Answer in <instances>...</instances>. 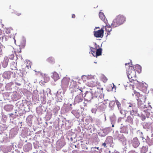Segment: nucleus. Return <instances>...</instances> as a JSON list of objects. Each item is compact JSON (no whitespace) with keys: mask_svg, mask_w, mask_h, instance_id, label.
Returning a JSON list of instances; mask_svg holds the SVG:
<instances>
[{"mask_svg":"<svg viewBox=\"0 0 153 153\" xmlns=\"http://www.w3.org/2000/svg\"><path fill=\"white\" fill-rule=\"evenodd\" d=\"M130 63L125 64L127 74L129 79L135 78L136 76V71L134 70V67L130 65Z\"/></svg>","mask_w":153,"mask_h":153,"instance_id":"f257e3e1","label":"nucleus"},{"mask_svg":"<svg viewBox=\"0 0 153 153\" xmlns=\"http://www.w3.org/2000/svg\"><path fill=\"white\" fill-rule=\"evenodd\" d=\"M126 20V19L124 16L122 15H119L114 19L111 23V26L113 27H116L123 24Z\"/></svg>","mask_w":153,"mask_h":153,"instance_id":"f03ea898","label":"nucleus"},{"mask_svg":"<svg viewBox=\"0 0 153 153\" xmlns=\"http://www.w3.org/2000/svg\"><path fill=\"white\" fill-rule=\"evenodd\" d=\"M103 88L96 87L91 89V93L93 94L94 97L97 98L98 96L99 97L104 96V94L103 92Z\"/></svg>","mask_w":153,"mask_h":153,"instance_id":"7ed1b4c3","label":"nucleus"},{"mask_svg":"<svg viewBox=\"0 0 153 153\" xmlns=\"http://www.w3.org/2000/svg\"><path fill=\"white\" fill-rule=\"evenodd\" d=\"M134 93L136 96L138 97V101H140L141 102H145L146 100V97L145 95H143L142 94H140V93L136 91H134Z\"/></svg>","mask_w":153,"mask_h":153,"instance_id":"20e7f679","label":"nucleus"},{"mask_svg":"<svg viewBox=\"0 0 153 153\" xmlns=\"http://www.w3.org/2000/svg\"><path fill=\"white\" fill-rule=\"evenodd\" d=\"M77 91H80V94L76 96L75 98V102L76 103H79L80 102H82L83 100V94L82 93V91L81 90V89L77 88Z\"/></svg>","mask_w":153,"mask_h":153,"instance_id":"39448f33","label":"nucleus"},{"mask_svg":"<svg viewBox=\"0 0 153 153\" xmlns=\"http://www.w3.org/2000/svg\"><path fill=\"white\" fill-rule=\"evenodd\" d=\"M69 81V78L67 77H64L62 80V87L64 89L67 88L68 86Z\"/></svg>","mask_w":153,"mask_h":153,"instance_id":"423d86ee","label":"nucleus"},{"mask_svg":"<svg viewBox=\"0 0 153 153\" xmlns=\"http://www.w3.org/2000/svg\"><path fill=\"white\" fill-rule=\"evenodd\" d=\"M104 27L101 28L100 30L94 32V36L96 37L102 38L103 36L104 29Z\"/></svg>","mask_w":153,"mask_h":153,"instance_id":"0eeeda50","label":"nucleus"},{"mask_svg":"<svg viewBox=\"0 0 153 153\" xmlns=\"http://www.w3.org/2000/svg\"><path fill=\"white\" fill-rule=\"evenodd\" d=\"M42 76L43 77V79L39 82V83L41 85H45V83L48 82L50 79L49 77L47 74H42Z\"/></svg>","mask_w":153,"mask_h":153,"instance_id":"6e6552de","label":"nucleus"},{"mask_svg":"<svg viewBox=\"0 0 153 153\" xmlns=\"http://www.w3.org/2000/svg\"><path fill=\"white\" fill-rule=\"evenodd\" d=\"M132 144L134 148L137 147L140 144V143L137 137H134L132 140Z\"/></svg>","mask_w":153,"mask_h":153,"instance_id":"1a4fd4ad","label":"nucleus"},{"mask_svg":"<svg viewBox=\"0 0 153 153\" xmlns=\"http://www.w3.org/2000/svg\"><path fill=\"white\" fill-rule=\"evenodd\" d=\"M99 15L100 19L107 25L108 23L107 20L103 13L102 12H100L99 13Z\"/></svg>","mask_w":153,"mask_h":153,"instance_id":"9d476101","label":"nucleus"},{"mask_svg":"<svg viewBox=\"0 0 153 153\" xmlns=\"http://www.w3.org/2000/svg\"><path fill=\"white\" fill-rule=\"evenodd\" d=\"M97 82L96 80L94 81L93 80H91L88 82L87 85L89 87H94L97 86Z\"/></svg>","mask_w":153,"mask_h":153,"instance_id":"9b49d317","label":"nucleus"},{"mask_svg":"<svg viewBox=\"0 0 153 153\" xmlns=\"http://www.w3.org/2000/svg\"><path fill=\"white\" fill-rule=\"evenodd\" d=\"M85 97L88 99V100H91L94 97L93 94L91 93V91L90 92H87L85 94Z\"/></svg>","mask_w":153,"mask_h":153,"instance_id":"f8f14e48","label":"nucleus"},{"mask_svg":"<svg viewBox=\"0 0 153 153\" xmlns=\"http://www.w3.org/2000/svg\"><path fill=\"white\" fill-rule=\"evenodd\" d=\"M95 47L94 48L90 47V49L92 52V54L94 56H95L94 54V53H95V50L97 51V49H98V48H99V45L97 46L96 43H95L94 44Z\"/></svg>","mask_w":153,"mask_h":153,"instance_id":"ddd939ff","label":"nucleus"},{"mask_svg":"<svg viewBox=\"0 0 153 153\" xmlns=\"http://www.w3.org/2000/svg\"><path fill=\"white\" fill-rule=\"evenodd\" d=\"M52 77L55 81L57 80L59 78L58 74L56 72H53Z\"/></svg>","mask_w":153,"mask_h":153,"instance_id":"4468645a","label":"nucleus"},{"mask_svg":"<svg viewBox=\"0 0 153 153\" xmlns=\"http://www.w3.org/2000/svg\"><path fill=\"white\" fill-rule=\"evenodd\" d=\"M134 69L135 71H136L138 73H140L141 71V67L139 65H136L134 66Z\"/></svg>","mask_w":153,"mask_h":153,"instance_id":"2eb2a0df","label":"nucleus"},{"mask_svg":"<svg viewBox=\"0 0 153 153\" xmlns=\"http://www.w3.org/2000/svg\"><path fill=\"white\" fill-rule=\"evenodd\" d=\"M16 62H13L11 64L10 68L12 70H17Z\"/></svg>","mask_w":153,"mask_h":153,"instance_id":"dca6fc26","label":"nucleus"},{"mask_svg":"<svg viewBox=\"0 0 153 153\" xmlns=\"http://www.w3.org/2000/svg\"><path fill=\"white\" fill-rule=\"evenodd\" d=\"M134 78H133L130 79V82H131V83H133V84L132 85H136L137 86L139 85V83L137 81V80L136 79H134Z\"/></svg>","mask_w":153,"mask_h":153,"instance_id":"f3484780","label":"nucleus"},{"mask_svg":"<svg viewBox=\"0 0 153 153\" xmlns=\"http://www.w3.org/2000/svg\"><path fill=\"white\" fill-rule=\"evenodd\" d=\"M102 49L101 48H98L97 49L96 52L95 56L97 57V56L101 55Z\"/></svg>","mask_w":153,"mask_h":153,"instance_id":"a211bd4d","label":"nucleus"},{"mask_svg":"<svg viewBox=\"0 0 153 153\" xmlns=\"http://www.w3.org/2000/svg\"><path fill=\"white\" fill-rule=\"evenodd\" d=\"M117 105V106L118 108L120 110V112L122 114V107L120 103L117 100H116L115 101Z\"/></svg>","mask_w":153,"mask_h":153,"instance_id":"6ab92c4d","label":"nucleus"},{"mask_svg":"<svg viewBox=\"0 0 153 153\" xmlns=\"http://www.w3.org/2000/svg\"><path fill=\"white\" fill-rule=\"evenodd\" d=\"M134 116L132 115L128 116L126 120V121L128 123H131L133 122Z\"/></svg>","mask_w":153,"mask_h":153,"instance_id":"aec40b11","label":"nucleus"},{"mask_svg":"<svg viewBox=\"0 0 153 153\" xmlns=\"http://www.w3.org/2000/svg\"><path fill=\"white\" fill-rule=\"evenodd\" d=\"M105 31L107 33H110L112 30V28L110 25H106L105 26Z\"/></svg>","mask_w":153,"mask_h":153,"instance_id":"412c9836","label":"nucleus"},{"mask_svg":"<svg viewBox=\"0 0 153 153\" xmlns=\"http://www.w3.org/2000/svg\"><path fill=\"white\" fill-rule=\"evenodd\" d=\"M47 61L48 62L51 64H53L55 62V61L54 59L52 57H49L47 59Z\"/></svg>","mask_w":153,"mask_h":153,"instance_id":"4be33fe9","label":"nucleus"},{"mask_svg":"<svg viewBox=\"0 0 153 153\" xmlns=\"http://www.w3.org/2000/svg\"><path fill=\"white\" fill-rule=\"evenodd\" d=\"M13 29L11 28H8L6 29V33L7 34H10L11 33V32L12 31Z\"/></svg>","mask_w":153,"mask_h":153,"instance_id":"5701e85b","label":"nucleus"},{"mask_svg":"<svg viewBox=\"0 0 153 153\" xmlns=\"http://www.w3.org/2000/svg\"><path fill=\"white\" fill-rule=\"evenodd\" d=\"M101 79L102 81L104 83H106L108 80L107 78L104 75H103L102 76Z\"/></svg>","mask_w":153,"mask_h":153,"instance_id":"b1692460","label":"nucleus"},{"mask_svg":"<svg viewBox=\"0 0 153 153\" xmlns=\"http://www.w3.org/2000/svg\"><path fill=\"white\" fill-rule=\"evenodd\" d=\"M14 13H15L16 15L18 16H20L22 14L21 12L18 11H15V12H14Z\"/></svg>","mask_w":153,"mask_h":153,"instance_id":"393cba45","label":"nucleus"},{"mask_svg":"<svg viewBox=\"0 0 153 153\" xmlns=\"http://www.w3.org/2000/svg\"><path fill=\"white\" fill-rule=\"evenodd\" d=\"M131 115H136V114L135 113H134V109H133L131 111H130Z\"/></svg>","mask_w":153,"mask_h":153,"instance_id":"a878e982","label":"nucleus"},{"mask_svg":"<svg viewBox=\"0 0 153 153\" xmlns=\"http://www.w3.org/2000/svg\"><path fill=\"white\" fill-rule=\"evenodd\" d=\"M28 146H25L24 147V151L25 152H27L28 151V150L26 148H27Z\"/></svg>","mask_w":153,"mask_h":153,"instance_id":"bb28decb","label":"nucleus"},{"mask_svg":"<svg viewBox=\"0 0 153 153\" xmlns=\"http://www.w3.org/2000/svg\"><path fill=\"white\" fill-rule=\"evenodd\" d=\"M8 74V72H4V76H7V78H8V76H7V75Z\"/></svg>","mask_w":153,"mask_h":153,"instance_id":"cd10ccee","label":"nucleus"},{"mask_svg":"<svg viewBox=\"0 0 153 153\" xmlns=\"http://www.w3.org/2000/svg\"><path fill=\"white\" fill-rule=\"evenodd\" d=\"M134 113H135L136 115H138L139 114L137 113V111L136 110H134Z\"/></svg>","mask_w":153,"mask_h":153,"instance_id":"c85d7f7f","label":"nucleus"},{"mask_svg":"<svg viewBox=\"0 0 153 153\" xmlns=\"http://www.w3.org/2000/svg\"><path fill=\"white\" fill-rule=\"evenodd\" d=\"M133 107V105L131 104H129V106H128V109H130L129 108H131V107Z\"/></svg>","mask_w":153,"mask_h":153,"instance_id":"c756f323","label":"nucleus"},{"mask_svg":"<svg viewBox=\"0 0 153 153\" xmlns=\"http://www.w3.org/2000/svg\"><path fill=\"white\" fill-rule=\"evenodd\" d=\"M106 141H105V143H103L102 145L104 147H106L107 146H106Z\"/></svg>","mask_w":153,"mask_h":153,"instance_id":"7c9ffc66","label":"nucleus"},{"mask_svg":"<svg viewBox=\"0 0 153 153\" xmlns=\"http://www.w3.org/2000/svg\"><path fill=\"white\" fill-rule=\"evenodd\" d=\"M25 46V44H24L22 45V44L21 45H20V47L21 48H24Z\"/></svg>","mask_w":153,"mask_h":153,"instance_id":"2f4dec72","label":"nucleus"},{"mask_svg":"<svg viewBox=\"0 0 153 153\" xmlns=\"http://www.w3.org/2000/svg\"><path fill=\"white\" fill-rule=\"evenodd\" d=\"M72 17L73 18H74L75 17V15L74 14H73L72 16Z\"/></svg>","mask_w":153,"mask_h":153,"instance_id":"473e14b6","label":"nucleus"},{"mask_svg":"<svg viewBox=\"0 0 153 153\" xmlns=\"http://www.w3.org/2000/svg\"><path fill=\"white\" fill-rule=\"evenodd\" d=\"M10 56L11 57V59H13V58L14 57V55H11Z\"/></svg>","mask_w":153,"mask_h":153,"instance_id":"72a5a7b5","label":"nucleus"},{"mask_svg":"<svg viewBox=\"0 0 153 153\" xmlns=\"http://www.w3.org/2000/svg\"><path fill=\"white\" fill-rule=\"evenodd\" d=\"M10 105H7V106H5V108H8V107L9 108V107H10Z\"/></svg>","mask_w":153,"mask_h":153,"instance_id":"f704fd0d","label":"nucleus"},{"mask_svg":"<svg viewBox=\"0 0 153 153\" xmlns=\"http://www.w3.org/2000/svg\"><path fill=\"white\" fill-rule=\"evenodd\" d=\"M5 62V67L7 66V62Z\"/></svg>","mask_w":153,"mask_h":153,"instance_id":"c9c22d12","label":"nucleus"},{"mask_svg":"<svg viewBox=\"0 0 153 153\" xmlns=\"http://www.w3.org/2000/svg\"><path fill=\"white\" fill-rule=\"evenodd\" d=\"M112 127H114V126L113 125H112Z\"/></svg>","mask_w":153,"mask_h":153,"instance_id":"e433bc0d","label":"nucleus"},{"mask_svg":"<svg viewBox=\"0 0 153 153\" xmlns=\"http://www.w3.org/2000/svg\"><path fill=\"white\" fill-rule=\"evenodd\" d=\"M107 34H108V35H109V34H108V33H107Z\"/></svg>","mask_w":153,"mask_h":153,"instance_id":"4c0bfd02","label":"nucleus"}]
</instances>
